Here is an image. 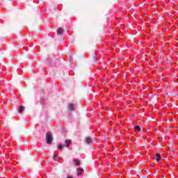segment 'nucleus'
<instances>
[{
	"label": "nucleus",
	"mask_w": 178,
	"mask_h": 178,
	"mask_svg": "<svg viewBox=\"0 0 178 178\" xmlns=\"http://www.w3.org/2000/svg\"><path fill=\"white\" fill-rule=\"evenodd\" d=\"M46 140L47 144H48L49 145L52 144V140H54V136H52V133H51V131L47 133Z\"/></svg>",
	"instance_id": "nucleus-1"
},
{
	"label": "nucleus",
	"mask_w": 178,
	"mask_h": 178,
	"mask_svg": "<svg viewBox=\"0 0 178 178\" xmlns=\"http://www.w3.org/2000/svg\"><path fill=\"white\" fill-rule=\"evenodd\" d=\"M83 168H76L77 176H81V173H83Z\"/></svg>",
	"instance_id": "nucleus-2"
},
{
	"label": "nucleus",
	"mask_w": 178,
	"mask_h": 178,
	"mask_svg": "<svg viewBox=\"0 0 178 178\" xmlns=\"http://www.w3.org/2000/svg\"><path fill=\"white\" fill-rule=\"evenodd\" d=\"M74 163L76 165V166H80V165H81V163H80V161L77 159H74Z\"/></svg>",
	"instance_id": "nucleus-3"
},
{
	"label": "nucleus",
	"mask_w": 178,
	"mask_h": 178,
	"mask_svg": "<svg viewBox=\"0 0 178 178\" xmlns=\"http://www.w3.org/2000/svg\"><path fill=\"white\" fill-rule=\"evenodd\" d=\"M65 144H66V147H70V144H72V140H66L65 141Z\"/></svg>",
	"instance_id": "nucleus-4"
},
{
	"label": "nucleus",
	"mask_w": 178,
	"mask_h": 178,
	"mask_svg": "<svg viewBox=\"0 0 178 178\" xmlns=\"http://www.w3.org/2000/svg\"><path fill=\"white\" fill-rule=\"evenodd\" d=\"M68 109L70 111H74V109H75L74 105L73 104H69Z\"/></svg>",
	"instance_id": "nucleus-5"
},
{
	"label": "nucleus",
	"mask_w": 178,
	"mask_h": 178,
	"mask_svg": "<svg viewBox=\"0 0 178 178\" xmlns=\"http://www.w3.org/2000/svg\"><path fill=\"white\" fill-rule=\"evenodd\" d=\"M156 161L157 162H159L161 161V159H162V157L161 156L160 154H156Z\"/></svg>",
	"instance_id": "nucleus-6"
},
{
	"label": "nucleus",
	"mask_w": 178,
	"mask_h": 178,
	"mask_svg": "<svg viewBox=\"0 0 178 178\" xmlns=\"http://www.w3.org/2000/svg\"><path fill=\"white\" fill-rule=\"evenodd\" d=\"M134 129L135 131H141V127L140 126H135Z\"/></svg>",
	"instance_id": "nucleus-7"
},
{
	"label": "nucleus",
	"mask_w": 178,
	"mask_h": 178,
	"mask_svg": "<svg viewBox=\"0 0 178 178\" xmlns=\"http://www.w3.org/2000/svg\"><path fill=\"white\" fill-rule=\"evenodd\" d=\"M86 141L87 144H91V143H92V140H91V138H90V137L86 138Z\"/></svg>",
	"instance_id": "nucleus-8"
},
{
	"label": "nucleus",
	"mask_w": 178,
	"mask_h": 178,
	"mask_svg": "<svg viewBox=\"0 0 178 178\" xmlns=\"http://www.w3.org/2000/svg\"><path fill=\"white\" fill-rule=\"evenodd\" d=\"M63 33V29L58 28L57 30V34H62Z\"/></svg>",
	"instance_id": "nucleus-9"
},
{
	"label": "nucleus",
	"mask_w": 178,
	"mask_h": 178,
	"mask_svg": "<svg viewBox=\"0 0 178 178\" xmlns=\"http://www.w3.org/2000/svg\"><path fill=\"white\" fill-rule=\"evenodd\" d=\"M18 111H19V113H22L23 112V111H24V107H23V106H19Z\"/></svg>",
	"instance_id": "nucleus-10"
},
{
	"label": "nucleus",
	"mask_w": 178,
	"mask_h": 178,
	"mask_svg": "<svg viewBox=\"0 0 178 178\" xmlns=\"http://www.w3.org/2000/svg\"><path fill=\"white\" fill-rule=\"evenodd\" d=\"M53 161H58V156L54 155V156H53Z\"/></svg>",
	"instance_id": "nucleus-11"
},
{
	"label": "nucleus",
	"mask_w": 178,
	"mask_h": 178,
	"mask_svg": "<svg viewBox=\"0 0 178 178\" xmlns=\"http://www.w3.org/2000/svg\"><path fill=\"white\" fill-rule=\"evenodd\" d=\"M63 148V145H58V149H62Z\"/></svg>",
	"instance_id": "nucleus-12"
},
{
	"label": "nucleus",
	"mask_w": 178,
	"mask_h": 178,
	"mask_svg": "<svg viewBox=\"0 0 178 178\" xmlns=\"http://www.w3.org/2000/svg\"><path fill=\"white\" fill-rule=\"evenodd\" d=\"M67 178H73V177H68Z\"/></svg>",
	"instance_id": "nucleus-13"
}]
</instances>
